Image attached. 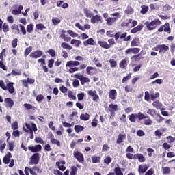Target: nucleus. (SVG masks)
<instances>
[{
    "label": "nucleus",
    "mask_w": 175,
    "mask_h": 175,
    "mask_svg": "<svg viewBox=\"0 0 175 175\" xmlns=\"http://www.w3.org/2000/svg\"><path fill=\"white\" fill-rule=\"evenodd\" d=\"M102 159L99 156H93L92 157V163H100Z\"/></svg>",
    "instance_id": "c756f323"
},
{
    "label": "nucleus",
    "mask_w": 175,
    "mask_h": 175,
    "mask_svg": "<svg viewBox=\"0 0 175 175\" xmlns=\"http://www.w3.org/2000/svg\"><path fill=\"white\" fill-rule=\"evenodd\" d=\"M11 128L13 129V131H16V129H18V122L17 121L14 122L11 124Z\"/></svg>",
    "instance_id": "09e8293b"
},
{
    "label": "nucleus",
    "mask_w": 175,
    "mask_h": 175,
    "mask_svg": "<svg viewBox=\"0 0 175 175\" xmlns=\"http://www.w3.org/2000/svg\"><path fill=\"white\" fill-rule=\"evenodd\" d=\"M86 72L88 75H90V76H94V75H96L98 73V68H94L92 66H88L86 68Z\"/></svg>",
    "instance_id": "6e6552de"
},
{
    "label": "nucleus",
    "mask_w": 175,
    "mask_h": 175,
    "mask_svg": "<svg viewBox=\"0 0 175 175\" xmlns=\"http://www.w3.org/2000/svg\"><path fill=\"white\" fill-rule=\"evenodd\" d=\"M43 99H44V96L42 94H40L36 96L37 102L40 103L42 100H43Z\"/></svg>",
    "instance_id": "69168bd1"
},
{
    "label": "nucleus",
    "mask_w": 175,
    "mask_h": 175,
    "mask_svg": "<svg viewBox=\"0 0 175 175\" xmlns=\"http://www.w3.org/2000/svg\"><path fill=\"white\" fill-rule=\"evenodd\" d=\"M143 27L142 24L138 25L131 30V33H137V32H140V31L143 29Z\"/></svg>",
    "instance_id": "2eb2a0df"
},
{
    "label": "nucleus",
    "mask_w": 175,
    "mask_h": 175,
    "mask_svg": "<svg viewBox=\"0 0 175 175\" xmlns=\"http://www.w3.org/2000/svg\"><path fill=\"white\" fill-rule=\"evenodd\" d=\"M98 44L103 49H110V45L106 41H98Z\"/></svg>",
    "instance_id": "b1692460"
},
{
    "label": "nucleus",
    "mask_w": 175,
    "mask_h": 175,
    "mask_svg": "<svg viewBox=\"0 0 175 175\" xmlns=\"http://www.w3.org/2000/svg\"><path fill=\"white\" fill-rule=\"evenodd\" d=\"M27 31L29 33H31L33 31V25L29 24L27 26Z\"/></svg>",
    "instance_id": "4d7b16f0"
},
{
    "label": "nucleus",
    "mask_w": 175,
    "mask_h": 175,
    "mask_svg": "<svg viewBox=\"0 0 175 175\" xmlns=\"http://www.w3.org/2000/svg\"><path fill=\"white\" fill-rule=\"evenodd\" d=\"M23 106L26 110H35V107L32 106L31 104L25 103Z\"/></svg>",
    "instance_id": "ea45409f"
},
{
    "label": "nucleus",
    "mask_w": 175,
    "mask_h": 175,
    "mask_svg": "<svg viewBox=\"0 0 175 175\" xmlns=\"http://www.w3.org/2000/svg\"><path fill=\"white\" fill-rule=\"evenodd\" d=\"M109 96L111 100H116V97L117 96V90L112 89L109 92Z\"/></svg>",
    "instance_id": "a211bd4d"
},
{
    "label": "nucleus",
    "mask_w": 175,
    "mask_h": 175,
    "mask_svg": "<svg viewBox=\"0 0 175 175\" xmlns=\"http://www.w3.org/2000/svg\"><path fill=\"white\" fill-rule=\"evenodd\" d=\"M125 137H126V135L119 134L116 140L117 144H121V143L124 142V139H125Z\"/></svg>",
    "instance_id": "393cba45"
},
{
    "label": "nucleus",
    "mask_w": 175,
    "mask_h": 175,
    "mask_svg": "<svg viewBox=\"0 0 175 175\" xmlns=\"http://www.w3.org/2000/svg\"><path fill=\"white\" fill-rule=\"evenodd\" d=\"M13 85H14V83L13 82H10L7 84L6 88L10 94H14L15 92L14 87Z\"/></svg>",
    "instance_id": "ddd939ff"
},
{
    "label": "nucleus",
    "mask_w": 175,
    "mask_h": 175,
    "mask_svg": "<svg viewBox=\"0 0 175 175\" xmlns=\"http://www.w3.org/2000/svg\"><path fill=\"white\" fill-rule=\"evenodd\" d=\"M51 144H55L57 147H61V142H59L58 139H56L55 138L51 139Z\"/></svg>",
    "instance_id": "a19ab883"
},
{
    "label": "nucleus",
    "mask_w": 175,
    "mask_h": 175,
    "mask_svg": "<svg viewBox=\"0 0 175 175\" xmlns=\"http://www.w3.org/2000/svg\"><path fill=\"white\" fill-rule=\"evenodd\" d=\"M48 53L49 54V55H51V57H55V50L53 49H50L48 50Z\"/></svg>",
    "instance_id": "052dcab7"
},
{
    "label": "nucleus",
    "mask_w": 175,
    "mask_h": 175,
    "mask_svg": "<svg viewBox=\"0 0 175 175\" xmlns=\"http://www.w3.org/2000/svg\"><path fill=\"white\" fill-rule=\"evenodd\" d=\"M108 46H109V49H111L112 46H114L116 44V41L113 38H110L108 40Z\"/></svg>",
    "instance_id": "603ef678"
},
{
    "label": "nucleus",
    "mask_w": 175,
    "mask_h": 175,
    "mask_svg": "<svg viewBox=\"0 0 175 175\" xmlns=\"http://www.w3.org/2000/svg\"><path fill=\"white\" fill-rule=\"evenodd\" d=\"M141 8H142L140 10L141 14H146V13H147V12H148L149 10L148 6L147 5H142Z\"/></svg>",
    "instance_id": "c9c22d12"
},
{
    "label": "nucleus",
    "mask_w": 175,
    "mask_h": 175,
    "mask_svg": "<svg viewBox=\"0 0 175 175\" xmlns=\"http://www.w3.org/2000/svg\"><path fill=\"white\" fill-rule=\"evenodd\" d=\"M32 51V46H29L25 49L24 53V57H28V55Z\"/></svg>",
    "instance_id": "37998d69"
},
{
    "label": "nucleus",
    "mask_w": 175,
    "mask_h": 175,
    "mask_svg": "<svg viewBox=\"0 0 175 175\" xmlns=\"http://www.w3.org/2000/svg\"><path fill=\"white\" fill-rule=\"evenodd\" d=\"M81 83L82 85H84L85 83H90L91 80H90V78L85 77L84 76H82V78L81 79Z\"/></svg>",
    "instance_id": "e433bc0d"
},
{
    "label": "nucleus",
    "mask_w": 175,
    "mask_h": 175,
    "mask_svg": "<svg viewBox=\"0 0 175 175\" xmlns=\"http://www.w3.org/2000/svg\"><path fill=\"white\" fill-rule=\"evenodd\" d=\"M77 167L76 166H72L70 175H77Z\"/></svg>",
    "instance_id": "a18cd8bd"
},
{
    "label": "nucleus",
    "mask_w": 175,
    "mask_h": 175,
    "mask_svg": "<svg viewBox=\"0 0 175 175\" xmlns=\"http://www.w3.org/2000/svg\"><path fill=\"white\" fill-rule=\"evenodd\" d=\"M109 64L111 68H116V66H117V62L114 59H110Z\"/></svg>",
    "instance_id": "0e129e2a"
},
{
    "label": "nucleus",
    "mask_w": 175,
    "mask_h": 175,
    "mask_svg": "<svg viewBox=\"0 0 175 175\" xmlns=\"http://www.w3.org/2000/svg\"><path fill=\"white\" fill-rule=\"evenodd\" d=\"M71 44H75V47H80V45L81 44V41L76 39H72L70 41Z\"/></svg>",
    "instance_id": "7c9ffc66"
},
{
    "label": "nucleus",
    "mask_w": 175,
    "mask_h": 175,
    "mask_svg": "<svg viewBox=\"0 0 175 175\" xmlns=\"http://www.w3.org/2000/svg\"><path fill=\"white\" fill-rule=\"evenodd\" d=\"M83 13L85 14V16L89 18H91V17L94 16V14L91 13V11L88 8H84Z\"/></svg>",
    "instance_id": "c85d7f7f"
},
{
    "label": "nucleus",
    "mask_w": 175,
    "mask_h": 175,
    "mask_svg": "<svg viewBox=\"0 0 175 175\" xmlns=\"http://www.w3.org/2000/svg\"><path fill=\"white\" fill-rule=\"evenodd\" d=\"M134 159H137L141 163L146 162V157L142 153L135 154Z\"/></svg>",
    "instance_id": "9b49d317"
},
{
    "label": "nucleus",
    "mask_w": 175,
    "mask_h": 175,
    "mask_svg": "<svg viewBox=\"0 0 175 175\" xmlns=\"http://www.w3.org/2000/svg\"><path fill=\"white\" fill-rule=\"evenodd\" d=\"M152 174H154V169L152 168H150V170H148L145 174V175H152Z\"/></svg>",
    "instance_id": "774afa93"
},
{
    "label": "nucleus",
    "mask_w": 175,
    "mask_h": 175,
    "mask_svg": "<svg viewBox=\"0 0 175 175\" xmlns=\"http://www.w3.org/2000/svg\"><path fill=\"white\" fill-rule=\"evenodd\" d=\"M146 151L148 152V157H152V152H154V149L151 148H148L146 149Z\"/></svg>",
    "instance_id": "338daca9"
},
{
    "label": "nucleus",
    "mask_w": 175,
    "mask_h": 175,
    "mask_svg": "<svg viewBox=\"0 0 175 175\" xmlns=\"http://www.w3.org/2000/svg\"><path fill=\"white\" fill-rule=\"evenodd\" d=\"M140 112H139L138 113H132L131 115H129V120L131 122H136V120H139V121H140Z\"/></svg>",
    "instance_id": "0eeeda50"
},
{
    "label": "nucleus",
    "mask_w": 175,
    "mask_h": 175,
    "mask_svg": "<svg viewBox=\"0 0 175 175\" xmlns=\"http://www.w3.org/2000/svg\"><path fill=\"white\" fill-rule=\"evenodd\" d=\"M74 129L76 133H79V132H82V131H84V126L81 125H75Z\"/></svg>",
    "instance_id": "2f4dec72"
},
{
    "label": "nucleus",
    "mask_w": 175,
    "mask_h": 175,
    "mask_svg": "<svg viewBox=\"0 0 175 175\" xmlns=\"http://www.w3.org/2000/svg\"><path fill=\"white\" fill-rule=\"evenodd\" d=\"M109 107V111H117V110H118V105H117V104H110Z\"/></svg>",
    "instance_id": "473e14b6"
},
{
    "label": "nucleus",
    "mask_w": 175,
    "mask_h": 175,
    "mask_svg": "<svg viewBox=\"0 0 175 175\" xmlns=\"http://www.w3.org/2000/svg\"><path fill=\"white\" fill-rule=\"evenodd\" d=\"M73 155L74 158H75L79 163H83V162H84V155L83 153L79 152V150H74Z\"/></svg>",
    "instance_id": "20e7f679"
},
{
    "label": "nucleus",
    "mask_w": 175,
    "mask_h": 175,
    "mask_svg": "<svg viewBox=\"0 0 175 175\" xmlns=\"http://www.w3.org/2000/svg\"><path fill=\"white\" fill-rule=\"evenodd\" d=\"M148 170V167L147 165H139L138 167V172L139 173H146L147 170Z\"/></svg>",
    "instance_id": "5701e85b"
},
{
    "label": "nucleus",
    "mask_w": 175,
    "mask_h": 175,
    "mask_svg": "<svg viewBox=\"0 0 175 175\" xmlns=\"http://www.w3.org/2000/svg\"><path fill=\"white\" fill-rule=\"evenodd\" d=\"M4 102L10 109H12V107H13V106L14 105V102L10 98H5Z\"/></svg>",
    "instance_id": "412c9836"
},
{
    "label": "nucleus",
    "mask_w": 175,
    "mask_h": 175,
    "mask_svg": "<svg viewBox=\"0 0 175 175\" xmlns=\"http://www.w3.org/2000/svg\"><path fill=\"white\" fill-rule=\"evenodd\" d=\"M28 150L32 152H39V151H42V145L38 144L35 146H28Z\"/></svg>",
    "instance_id": "9d476101"
},
{
    "label": "nucleus",
    "mask_w": 175,
    "mask_h": 175,
    "mask_svg": "<svg viewBox=\"0 0 175 175\" xmlns=\"http://www.w3.org/2000/svg\"><path fill=\"white\" fill-rule=\"evenodd\" d=\"M113 170L116 175H124V173L122 172L120 167H115Z\"/></svg>",
    "instance_id": "4c0bfd02"
},
{
    "label": "nucleus",
    "mask_w": 175,
    "mask_h": 175,
    "mask_svg": "<svg viewBox=\"0 0 175 175\" xmlns=\"http://www.w3.org/2000/svg\"><path fill=\"white\" fill-rule=\"evenodd\" d=\"M68 96L72 100H76V96L73 95V92L69 91L68 92Z\"/></svg>",
    "instance_id": "8fccbe9b"
},
{
    "label": "nucleus",
    "mask_w": 175,
    "mask_h": 175,
    "mask_svg": "<svg viewBox=\"0 0 175 175\" xmlns=\"http://www.w3.org/2000/svg\"><path fill=\"white\" fill-rule=\"evenodd\" d=\"M163 174H170L171 170L169 167H162Z\"/></svg>",
    "instance_id": "58836bf2"
},
{
    "label": "nucleus",
    "mask_w": 175,
    "mask_h": 175,
    "mask_svg": "<svg viewBox=\"0 0 175 175\" xmlns=\"http://www.w3.org/2000/svg\"><path fill=\"white\" fill-rule=\"evenodd\" d=\"M111 157H110V156H107L104 159V163H105V165H110V163H111Z\"/></svg>",
    "instance_id": "de8ad7c7"
},
{
    "label": "nucleus",
    "mask_w": 175,
    "mask_h": 175,
    "mask_svg": "<svg viewBox=\"0 0 175 175\" xmlns=\"http://www.w3.org/2000/svg\"><path fill=\"white\" fill-rule=\"evenodd\" d=\"M157 98H159V92H156L154 94V91L150 92V99H151V100H152L154 102L157 99Z\"/></svg>",
    "instance_id": "a878e982"
},
{
    "label": "nucleus",
    "mask_w": 175,
    "mask_h": 175,
    "mask_svg": "<svg viewBox=\"0 0 175 175\" xmlns=\"http://www.w3.org/2000/svg\"><path fill=\"white\" fill-rule=\"evenodd\" d=\"M147 114H149V116H151V117H154V116L157 115V110L148 109L147 111Z\"/></svg>",
    "instance_id": "49530a36"
},
{
    "label": "nucleus",
    "mask_w": 175,
    "mask_h": 175,
    "mask_svg": "<svg viewBox=\"0 0 175 175\" xmlns=\"http://www.w3.org/2000/svg\"><path fill=\"white\" fill-rule=\"evenodd\" d=\"M162 25V22L161 20L156 18L151 22L146 21L144 23V25H146L148 31H154L157 28V27H159V25Z\"/></svg>",
    "instance_id": "f257e3e1"
},
{
    "label": "nucleus",
    "mask_w": 175,
    "mask_h": 175,
    "mask_svg": "<svg viewBox=\"0 0 175 175\" xmlns=\"http://www.w3.org/2000/svg\"><path fill=\"white\" fill-rule=\"evenodd\" d=\"M117 20H118V18L109 17L106 19V24L107 25H113V24H114Z\"/></svg>",
    "instance_id": "f3484780"
},
{
    "label": "nucleus",
    "mask_w": 175,
    "mask_h": 175,
    "mask_svg": "<svg viewBox=\"0 0 175 175\" xmlns=\"http://www.w3.org/2000/svg\"><path fill=\"white\" fill-rule=\"evenodd\" d=\"M38 173H40V169L38 166H34L30 168V174L38 175Z\"/></svg>",
    "instance_id": "aec40b11"
},
{
    "label": "nucleus",
    "mask_w": 175,
    "mask_h": 175,
    "mask_svg": "<svg viewBox=\"0 0 175 175\" xmlns=\"http://www.w3.org/2000/svg\"><path fill=\"white\" fill-rule=\"evenodd\" d=\"M95 45V42L94 41V38H90L85 41H83V46L85 47H87V46H94Z\"/></svg>",
    "instance_id": "4468645a"
},
{
    "label": "nucleus",
    "mask_w": 175,
    "mask_h": 175,
    "mask_svg": "<svg viewBox=\"0 0 175 175\" xmlns=\"http://www.w3.org/2000/svg\"><path fill=\"white\" fill-rule=\"evenodd\" d=\"M40 157H39V153H34L31 157L29 162V165H38Z\"/></svg>",
    "instance_id": "7ed1b4c3"
},
{
    "label": "nucleus",
    "mask_w": 175,
    "mask_h": 175,
    "mask_svg": "<svg viewBox=\"0 0 175 175\" xmlns=\"http://www.w3.org/2000/svg\"><path fill=\"white\" fill-rule=\"evenodd\" d=\"M139 44H140V38L137 37H135L131 43V47H137Z\"/></svg>",
    "instance_id": "6ab92c4d"
},
{
    "label": "nucleus",
    "mask_w": 175,
    "mask_h": 175,
    "mask_svg": "<svg viewBox=\"0 0 175 175\" xmlns=\"http://www.w3.org/2000/svg\"><path fill=\"white\" fill-rule=\"evenodd\" d=\"M36 29L40 31H43V29H46V27L42 23H39L36 25Z\"/></svg>",
    "instance_id": "c03bdc74"
},
{
    "label": "nucleus",
    "mask_w": 175,
    "mask_h": 175,
    "mask_svg": "<svg viewBox=\"0 0 175 175\" xmlns=\"http://www.w3.org/2000/svg\"><path fill=\"white\" fill-rule=\"evenodd\" d=\"M152 105L153 107H156L157 109H161L162 107V104L158 100L154 101Z\"/></svg>",
    "instance_id": "f704fd0d"
},
{
    "label": "nucleus",
    "mask_w": 175,
    "mask_h": 175,
    "mask_svg": "<svg viewBox=\"0 0 175 175\" xmlns=\"http://www.w3.org/2000/svg\"><path fill=\"white\" fill-rule=\"evenodd\" d=\"M167 32V33H172V29L170 28V24L169 23H166L164 25L160 26L158 29L157 32Z\"/></svg>",
    "instance_id": "f03ea898"
},
{
    "label": "nucleus",
    "mask_w": 175,
    "mask_h": 175,
    "mask_svg": "<svg viewBox=\"0 0 175 175\" xmlns=\"http://www.w3.org/2000/svg\"><path fill=\"white\" fill-rule=\"evenodd\" d=\"M61 47H62V49H64L66 50H72V49H73L72 47V46L69 45L68 43L66 42H62L61 44Z\"/></svg>",
    "instance_id": "72a5a7b5"
},
{
    "label": "nucleus",
    "mask_w": 175,
    "mask_h": 175,
    "mask_svg": "<svg viewBox=\"0 0 175 175\" xmlns=\"http://www.w3.org/2000/svg\"><path fill=\"white\" fill-rule=\"evenodd\" d=\"M6 147V143H3V140H0V151H3Z\"/></svg>",
    "instance_id": "bf43d9fd"
},
{
    "label": "nucleus",
    "mask_w": 175,
    "mask_h": 175,
    "mask_svg": "<svg viewBox=\"0 0 175 175\" xmlns=\"http://www.w3.org/2000/svg\"><path fill=\"white\" fill-rule=\"evenodd\" d=\"M18 42V39H17V38H14V39L12 41V48H13V49H16V47H17Z\"/></svg>",
    "instance_id": "864d4df0"
},
{
    "label": "nucleus",
    "mask_w": 175,
    "mask_h": 175,
    "mask_svg": "<svg viewBox=\"0 0 175 175\" xmlns=\"http://www.w3.org/2000/svg\"><path fill=\"white\" fill-rule=\"evenodd\" d=\"M67 33H69L72 36V38H76V37L79 36V33H74L73 31H72V30H68Z\"/></svg>",
    "instance_id": "13d9d810"
},
{
    "label": "nucleus",
    "mask_w": 175,
    "mask_h": 175,
    "mask_svg": "<svg viewBox=\"0 0 175 175\" xmlns=\"http://www.w3.org/2000/svg\"><path fill=\"white\" fill-rule=\"evenodd\" d=\"M144 125H152V120L150 118L146 119L144 121Z\"/></svg>",
    "instance_id": "e2e57ef3"
},
{
    "label": "nucleus",
    "mask_w": 175,
    "mask_h": 175,
    "mask_svg": "<svg viewBox=\"0 0 175 175\" xmlns=\"http://www.w3.org/2000/svg\"><path fill=\"white\" fill-rule=\"evenodd\" d=\"M2 29L4 33H6V32H9V25H8V23H4L2 26Z\"/></svg>",
    "instance_id": "79ce46f5"
},
{
    "label": "nucleus",
    "mask_w": 175,
    "mask_h": 175,
    "mask_svg": "<svg viewBox=\"0 0 175 175\" xmlns=\"http://www.w3.org/2000/svg\"><path fill=\"white\" fill-rule=\"evenodd\" d=\"M126 66H128V61L126 59H124L119 63V67L121 69H126Z\"/></svg>",
    "instance_id": "4be33fe9"
},
{
    "label": "nucleus",
    "mask_w": 175,
    "mask_h": 175,
    "mask_svg": "<svg viewBox=\"0 0 175 175\" xmlns=\"http://www.w3.org/2000/svg\"><path fill=\"white\" fill-rule=\"evenodd\" d=\"M169 50V46L165 44H161L159 48V53L162 54H165V51H167Z\"/></svg>",
    "instance_id": "bb28decb"
},
{
    "label": "nucleus",
    "mask_w": 175,
    "mask_h": 175,
    "mask_svg": "<svg viewBox=\"0 0 175 175\" xmlns=\"http://www.w3.org/2000/svg\"><path fill=\"white\" fill-rule=\"evenodd\" d=\"M68 72L69 73H75V72H79V67H70Z\"/></svg>",
    "instance_id": "6e6d98bb"
},
{
    "label": "nucleus",
    "mask_w": 175,
    "mask_h": 175,
    "mask_svg": "<svg viewBox=\"0 0 175 175\" xmlns=\"http://www.w3.org/2000/svg\"><path fill=\"white\" fill-rule=\"evenodd\" d=\"M150 98H151V95H150V92L148 91L145 92L144 99L146 102H150Z\"/></svg>",
    "instance_id": "3c124183"
},
{
    "label": "nucleus",
    "mask_w": 175,
    "mask_h": 175,
    "mask_svg": "<svg viewBox=\"0 0 175 175\" xmlns=\"http://www.w3.org/2000/svg\"><path fill=\"white\" fill-rule=\"evenodd\" d=\"M80 120H81V121H88V120H90V114L88 113L81 114Z\"/></svg>",
    "instance_id": "cd10ccee"
},
{
    "label": "nucleus",
    "mask_w": 175,
    "mask_h": 175,
    "mask_svg": "<svg viewBox=\"0 0 175 175\" xmlns=\"http://www.w3.org/2000/svg\"><path fill=\"white\" fill-rule=\"evenodd\" d=\"M43 55V51L40 50H36L34 52H31L29 55L30 58H34L35 59H38V58H40Z\"/></svg>",
    "instance_id": "39448f33"
},
{
    "label": "nucleus",
    "mask_w": 175,
    "mask_h": 175,
    "mask_svg": "<svg viewBox=\"0 0 175 175\" xmlns=\"http://www.w3.org/2000/svg\"><path fill=\"white\" fill-rule=\"evenodd\" d=\"M90 22L92 24H99V23H102V16L99 15H95L92 16Z\"/></svg>",
    "instance_id": "1a4fd4ad"
},
{
    "label": "nucleus",
    "mask_w": 175,
    "mask_h": 175,
    "mask_svg": "<svg viewBox=\"0 0 175 175\" xmlns=\"http://www.w3.org/2000/svg\"><path fill=\"white\" fill-rule=\"evenodd\" d=\"M128 35V33L125 32L124 33H121V31H118L115 35V40L117 42L120 38V39H123L124 42H125V39L126 38V36Z\"/></svg>",
    "instance_id": "423d86ee"
},
{
    "label": "nucleus",
    "mask_w": 175,
    "mask_h": 175,
    "mask_svg": "<svg viewBox=\"0 0 175 175\" xmlns=\"http://www.w3.org/2000/svg\"><path fill=\"white\" fill-rule=\"evenodd\" d=\"M80 63L79 61H68L66 64V68H72L73 66H79Z\"/></svg>",
    "instance_id": "f8f14e48"
},
{
    "label": "nucleus",
    "mask_w": 175,
    "mask_h": 175,
    "mask_svg": "<svg viewBox=\"0 0 175 175\" xmlns=\"http://www.w3.org/2000/svg\"><path fill=\"white\" fill-rule=\"evenodd\" d=\"M12 158V153L8 152V154L3 157V162L5 165H8L10 163V159Z\"/></svg>",
    "instance_id": "dca6fc26"
},
{
    "label": "nucleus",
    "mask_w": 175,
    "mask_h": 175,
    "mask_svg": "<svg viewBox=\"0 0 175 175\" xmlns=\"http://www.w3.org/2000/svg\"><path fill=\"white\" fill-rule=\"evenodd\" d=\"M19 27L21 28V31L23 35H27V30L25 29V27L22 24H19Z\"/></svg>",
    "instance_id": "680f3d73"
},
{
    "label": "nucleus",
    "mask_w": 175,
    "mask_h": 175,
    "mask_svg": "<svg viewBox=\"0 0 175 175\" xmlns=\"http://www.w3.org/2000/svg\"><path fill=\"white\" fill-rule=\"evenodd\" d=\"M36 143H40V144H44V141L40 137H36L35 138Z\"/></svg>",
    "instance_id": "5fc2aeb1"
}]
</instances>
